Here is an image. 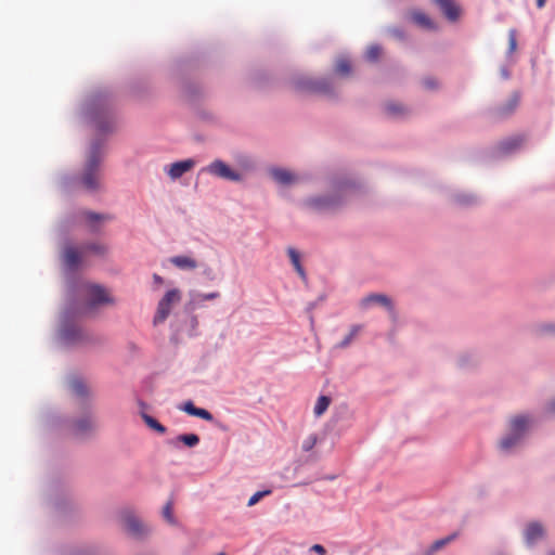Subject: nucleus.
I'll use <instances>...</instances> for the list:
<instances>
[{
  "label": "nucleus",
  "mask_w": 555,
  "mask_h": 555,
  "mask_svg": "<svg viewBox=\"0 0 555 555\" xmlns=\"http://www.w3.org/2000/svg\"><path fill=\"white\" fill-rule=\"evenodd\" d=\"M382 54V48L377 44H373L367 48L365 56L369 61L375 62L379 59Z\"/></svg>",
  "instance_id": "29"
},
{
  "label": "nucleus",
  "mask_w": 555,
  "mask_h": 555,
  "mask_svg": "<svg viewBox=\"0 0 555 555\" xmlns=\"http://www.w3.org/2000/svg\"><path fill=\"white\" fill-rule=\"evenodd\" d=\"M318 442V437L314 434L309 435L302 442V450L306 452L311 451Z\"/></svg>",
  "instance_id": "31"
},
{
  "label": "nucleus",
  "mask_w": 555,
  "mask_h": 555,
  "mask_svg": "<svg viewBox=\"0 0 555 555\" xmlns=\"http://www.w3.org/2000/svg\"><path fill=\"white\" fill-rule=\"evenodd\" d=\"M83 255L88 253H92L99 256L105 255L107 248L105 245L94 242V243H88L81 246Z\"/></svg>",
  "instance_id": "19"
},
{
  "label": "nucleus",
  "mask_w": 555,
  "mask_h": 555,
  "mask_svg": "<svg viewBox=\"0 0 555 555\" xmlns=\"http://www.w3.org/2000/svg\"><path fill=\"white\" fill-rule=\"evenodd\" d=\"M86 219L89 222L94 223V222H98V221L105 220L106 218L104 216H102V215L89 211V212H86Z\"/></svg>",
  "instance_id": "38"
},
{
  "label": "nucleus",
  "mask_w": 555,
  "mask_h": 555,
  "mask_svg": "<svg viewBox=\"0 0 555 555\" xmlns=\"http://www.w3.org/2000/svg\"><path fill=\"white\" fill-rule=\"evenodd\" d=\"M100 152L96 145L92 146L90 155L80 177L82 186L88 191H96L101 185Z\"/></svg>",
  "instance_id": "1"
},
{
  "label": "nucleus",
  "mask_w": 555,
  "mask_h": 555,
  "mask_svg": "<svg viewBox=\"0 0 555 555\" xmlns=\"http://www.w3.org/2000/svg\"><path fill=\"white\" fill-rule=\"evenodd\" d=\"M271 177L282 185H289L298 181L297 176L286 169L273 168L270 170Z\"/></svg>",
  "instance_id": "12"
},
{
  "label": "nucleus",
  "mask_w": 555,
  "mask_h": 555,
  "mask_svg": "<svg viewBox=\"0 0 555 555\" xmlns=\"http://www.w3.org/2000/svg\"><path fill=\"white\" fill-rule=\"evenodd\" d=\"M548 410H550L551 412H555V400H554L553 402H551V403H550V405H548Z\"/></svg>",
  "instance_id": "44"
},
{
  "label": "nucleus",
  "mask_w": 555,
  "mask_h": 555,
  "mask_svg": "<svg viewBox=\"0 0 555 555\" xmlns=\"http://www.w3.org/2000/svg\"><path fill=\"white\" fill-rule=\"evenodd\" d=\"M436 81L433 79V78H427L424 80V86L427 88V89H434L436 87Z\"/></svg>",
  "instance_id": "41"
},
{
  "label": "nucleus",
  "mask_w": 555,
  "mask_h": 555,
  "mask_svg": "<svg viewBox=\"0 0 555 555\" xmlns=\"http://www.w3.org/2000/svg\"><path fill=\"white\" fill-rule=\"evenodd\" d=\"M300 88H306L312 91L318 92H327L328 91V83L324 80L322 81H308L307 83L300 85Z\"/></svg>",
  "instance_id": "22"
},
{
  "label": "nucleus",
  "mask_w": 555,
  "mask_h": 555,
  "mask_svg": "<svg viewBox=\"0 0 555 555\" xmlns=\"http://www.w3.org/2000/svg\"><path fill=\"white\" fill-rule=\"evenodd\" d=\"M518 103H519V95L515 93L511 96L507 104L500 108V114L507 115V114L512 113L516 108Z\"/></svg>",
  "instance_id": "25"
},
{
  "label": "nucleus",
  "mask_w": 555,
  "mask_h": 555,
  "mask_svg": "<svg viewBox=\"0 0 555 555\" xmlns=\"http://www.w3.org/2000/svg\"><path fill=\"white\" fill-rule=\"evenodd\" d=\"M219 297L220 294L218 292H211L207 294L196 293L192 295L190 304L193 306V308H197L202 307L205 300H214Z\"/></svg>",
  "instance_id": "17"
},
{
  "label": "nucleus",
  "mask_w": 555,
  "mask_h": 555,
  "mask_svg": "<svg viewBox=\"0 0 555 555\" xmlns=\"http://www.w3.org/2000/svg\"><path fill=\"white\" fill-rule=\"evenodd\" d=\"M140 406H141V412H140V415L142 417V420L144 421V423L153 430L159 433V434H165L166 433V427L163 426L156 418H154L153 416L149 415L147 413L144 412V409L146 408V404L144 402H140Z\"/></svg>",
  "instance_id": "16"
},
{
  "label": "nucleus",
  "mask_w": 555,
  "mask_h": 555,
  "mask_svg": "<svg viewBox=\"0 0 555 555\" xmlns=\"http://www.w3.org/2000/svg\"><path fill=\"white\" fill-rule=\"evenodd\" d=\"M287 253H288L289 259H291L296 272L299 274V276L302 280H306L307 279L306 272L300 263V258H299L298 251L295 248L289 247L287 249Z\"/></svg>",
  "instance_id": "18"
},
{
  "label": "nucleus",
  "mask_w": 555,
  "mask_h": 555,
  "mask_svg": "<svg viewBox=\"0 0 555 555\" xmlns=\"http://www.w3.org/2000/svg\"><path fill=\"white\" fill-rule=\"evenodd\" d=\"M163 516L169 524H175L172 515V503L168 502L163 508Z\"/></svg>",
  "instance_id": "34"
},
{
  "label": "nucleus",
  "mask_w": 555,
  "mask_h": 555,
  "mask_svg": "<svg viewBox=\"0 0 555 555\" xmlns=\"http://www.w3.org/2000/svg\"><path fill=\"white\" fill-rule=\"evenodd\" d=\"M95 428L94 422L90 417L81 418L75 422L72 426L73 434L75 436H85Z\"/></svg>",
  "instance_id": "13"
},
{
  "label": "nucleus",
  "mask_w": 555,
  "mask_h": 555,
  "mask_svg": "<svg viewBox=\"0 0 555 555\" xmlns=\"http://www.w3.org/2000/svg\"><path fill=\"white\" fill-rule=\"evenodd\" d=\"M372 305H380L386 307L390 312H392V302L389 297L383 294H371L366 297H364L361 300V307L362 308H369Z\"/></svg>",
  "instance_id": "9"
},
{
  "label": "nucleus",
  "mask_w": 555,
  "mask_h": 555,
  "mask_svg": "<svg viewBox=\"0 0 555 555\" xmlns=\"http://www.w3.org/2000/svg\"><path fill=\"white\" fill-rule=\"evenodd\" d=\"M544 535V528L540 522L533 521L528 524L525 530V540L527 544L531 545Z\"/></svg>",
  "instance_id": "11"
},
{
  "label": "nucleus",
  "mask_w": 555,
  "mask_h": 555,
  "mask_svg": "<svg viewBox=\"0 0 555 555\" xmlns=\"http://www.w3.org/2000/svg\"><path fill=\"white\" fill-rule=\"evenodd\" d=\"M522 140L520 138H512L501 143V149L503 152H511L518 147L521 144Z\"/></svg>",
  "instance_id": "28"
},
{
  "label": "nucleus",
  "mask_w": 555,
  "mask_h": 555,
  "mask_svg": "<svg viewBox=\"0 0 555 555\" xmlns=\"http://www.w3.org/2000/svg\"><path fill=\"white\" fill-rule=\"evenodd\" d=\"M170 262L181 270H194L197 268V262L190 256H175L170 258Z\"/></svg>",
  "instance_id": "15"
},
{
  "label": "nucleus",
  "mask_w": 555,
  "mask_h": 555,
  "mask_svg": "<svg viewBox=\"0 0 555 555\" xmlns=\"http://www.w3.org/2000/svg\"><path fill=\"white\" fill-rule=\"evenodd\" d=\"M548 555H555V552L550 553Z\"/></svg>",
  "instance_id": "47"
},
{
  "label": "nucleus",
  "mask_w": 555,
  "mask_h": 555,
  "mask_svg": "<svg viewBox=\"0 0 555 555\" xmlns=\"http://www.w3.org/2000/svg\"><path fill=\"white\" fill-rule=\"evenodd\" d=\"M202 171L207 172L211 176L230 180V181H241L242 175L233 170L229 167L224 162L220 159H216L211 162L208 166L204 167Z\"/></svg>",
  "instance_id": "4"
},
{
  "label": "nucleus",
  "mask_w": 555,
  "mask_h": 555,
  "mask_svg": "<svg viewBox=\"0 0 555 555\" xmlns=\"http://www.w3.org/2000/svg\"><path fill=\"white\" fill-rule=\"evenodd\" d=\"M456 534H451L444 539H440V540H437L433 543L431 547H430V552H436L438 550H440L441 547H443L444 545H447L449 542H451L452 540H454Z\"/></svg>",
  "instance_id": "32"
},
{
  "label": "nucleus",
  "mask_w": 555,
  "mask_h": 555,
  "mask_svg": "<svg viewBox=\"0 0 555 555\" xmlns=\"http://www.w3.org/2000/svg\"><path fill=\"white\" fill-rule=\"evenodd\" d=\"M457 201L461 204H470L474 202V198H473V196H459Z\"/></svg>",
  "instance_id": "40"
},
{
  "label": "nucleus",
  "mask_w": 555,
  "mask_h": 555,
  "mask_svg": "<svg viewBox=\"0 0 555 555\" xmlns=\"http://www.w3.org/2000/svg\"><path fill=\"white\" fill-rule=\"evenodd\" d=\"M545 3H546V0H537V7L539 9L544 8Z\"/></svg>",
  "instance_id": "43"
},
{
  "label": "nucleus",
  "mask_w": 555,
  "mask_h": 555,
  "mask_svg": "<svg viewBox=\"0 0 555 555\" xmlns=\"http://www.w3.org/2000/svg\"><path fill=\"white\" fill-rule=\"evenodd\" d=\"M114 128V122L112 120L103 121L102 119L96 120V129L101 132L111 131Z\"/></svg>",
  "instance_id": "37"
},
{
  "label": "nucleus",
  "mask_w": 555,
  "mask_h": 555,
  "mask_svg": "<svg viewBox=\"0 0 555 555\" xmlns=\"http://www.w3.org/2000/svg\"><path fill=\"white\" fill-rule=\"evenodd\" d=\"M351 70V65L348 59L340 57L335 65V72L340 75H348Z\"/></svg>",
  "instance_id": "24"
},
{
  "label": "nucleus",
  "mask_w": 555,
  "mask_h": 555,
  "mask_svg": "<svg viewBox=\"0 0 555 555\" xmlns=\"http://www.w3.org/2000/svg\"><path fill=\"white\" fill-rule=\"evenodd\" d=\"M446 17L452 22L460 17L461 9L453 0H435Z\"/></svg>",
  "instance_id": "10"
},
{
  "label": "nucleus",
  "mask_w": 555,
  "mask_h": 555,
  "mask_svg": "<svg viewBox=\"0 0 555 555\" xmlns=\"http://www.w3.org/2000/svg\"><path fill=\"white\" fill-rule=\"evenodd\" d=\"M315 205H328V204H327V203H325V202H322V201H318V202L315 203Z\"/></svg>",
  "instance_id": "45"
},
{
  "label": "nucleus",
  "mask_w": 555,
  "mask_h": 555,
  "mask_svg": "<svg viewBox=\"0 0 555 555\" xmlns=\"http://www.w3.org/2000/svg\"><path fill=\"white\" fill-rule=\"evenodd\" d=\"M80 337V330L78 328H67L64 331V338L69 341H76Z\"/></svg>",
  "instance_id": "33"
},
{
  "label": "nucleus",
  "mask_w": 555,
  "mask_h": 555,
  "mask_svg": "<svg viewBox=\"0 0 555 555\" xmlns=\"http://www.w3.org/2000/svg\"><path fill=\"white\" fill-rule=\"evenodd\" d=\"M413 20L415 23H417L424 27H427V28L433 27V23H431L430 18L424 13H421V12L414 13Z\"/></svg>",
  "instance_id": "30"
},
{
  "label": "nucleus",
  "mask_w": 555,
  "mask_h": 555,
  "mask_svg": "<svg viewBox=\"0 0 555 555\" xmlns=\"http://www.w3.org/2000/svg\"><path fill=\"white\" fill-rule=\"evenodd\" d=\"M181 409L189 415L196 416L208 422L214 420V416L209 411L195 406L192 401L185 402Z\"/></svg>",
  "instance_id": "14"
},
{
  "label": "nucleus",
  "mask_w": 555,
  "mask_h": 555,
  "mask_svg": "<svg viewBox=\"0 0 555 555\" xmlns=\"http://www.w3.org/2000/svg\"><path fill=\"white\" fill-rule=\"evenodd\" d=\"M194 166L195 162L191 158L177 162L168 167L167 173L172 180H176L182 177L185 172L190 171Z\"/></svg>",
  "instance_id": "8"
},
{
  "label": "nucleus",
  "mask_w": 555,
  "mask_h": 555,
  "mask_svg": "<svg viewBox=\"0 0 555 555\" xmlns=\"http://www.w3.org/2000/svg\"><path fill=\"white\" fill-rule=\"evenodd\" d=\"M386 112L392 117H398L405 114L406 108L398 103H389L386 105Z\"/></svg>",
  "instance_id": "26"
},
{
  "label": "nucleus",
  "mask_w": 555,
  "mask_h": 555,
  "mask_svg": "<svg viewBox=\"0 0 555 555\" xmlns=\"http://www.w3.org/2000/svg\"><path fill=\"white\" fill-rule=\"evenodd\" d=\"M153 280H154V282L156 284H159V285L164 283V279L160 275L156 274V273L153 274Z\"/></svg>",
  "instance_id": "42"
},
{
  "label": "nucleus",
  "mask_w": 555,
  "mask_h": 555,
  "mask_svg": "<svg viewBox=\"0 0 555 555\" xmlns=\"http://www.w3.org/2000/svg\"><path fill=\"white\" fill-rule=\"evenodd\" d=\"M122 524L125 529L135 538H141L147 532L146 527L134 515L125 514Z\"/></svg>",
  "instance_id": "5"
},
{
  "label": "nucleus",
  "mask_w": 555,
  "mask_h": 555,
  "mask_svg": "<svg viewBox=\"0 0 555 555\" xmlns=\"http://www.w3.org/2000/svg\"><path fill=\"white\" fill-rule=\"evenodd\" d=\"M331 404V398L327 396H320L313 409V413L317 417H320L325 413Z\"/></svg>",
  "instance_id": "20"
},
{
  "label": "nucleus",
  "mask_w": 555,
  "mask_h": 555,
  "mask_svg": "<svg viewBox=\"0 0 555 555\" xmlns=\"http://www.w3.org/2000/svg\"><path fill=\"white\" fill-rule=\"evenodd\" d=\"M528 425L529 418L527 416L519 415L512 418L509 423L511 434L500 441V448L504 451H508L515 447L522 438Z\"/></svg>",
  "instance_id": "2"
},
{
  "label": "nucleus",
  "mask_w": 555,
  "mask_h": 555,
  "mask_svg": "<svg viewBox=\"0 0 555 555\" xmlns=\"http://www.w3.org/2000/svg\"><path fill=\"white\" fill-rule=\"evenodd\" d=\"M83 256L82 248L78 249L74 246H66L63 250V263L69 270H76Z\"/></svg>",
  "instance_id": "6"
},
{
  "label": "nucleus",
  "mask_w": 555,
  "mask_h": 555,
  "mask_svg": "<svg viewBox=\"0 0 555 555\" xmlns=\"http://www.w3.org/2000/svg\"><path fill=\"white\" fill-rule=\"evenodd\" d=\"M361 328H362L361 325H353L350 328L349 334L339 344V347H341V348L347 347L354 339V337L360 333Z\"/></svg>",
  "instance_id": "27"
},
{
  "label": "nucleus",
  "mask_w": 555,
  "mask_h": 555,
  "mask_svg": "<svg viewBox=\"0 0 555 555\" xmlns=\"http://www.w3.org/2000/svg\"><path fill=\"white\" fill-rule=\"evenodd\" d=\"M547 330H548L550 332H555V330H554V327H553V326H548V327H547Z\"/></svg>",
  "instance_id": "46"
},
{
  "label": "nucleus",
  "mask_w": 555,
  "mask_h": 555,
  "mask_svg": "<svg viewBox=\"0 0 555 555\" xmlns=\"http://www.w3.org/2000/svg\"><path fill=\"white\" fill-rule=\"evenodd\" d=\"M311 551L318 553L319 555H325V548L321 544H314L311 547Z\"/></svg>",
  "instance_id": "39"
},
{
  "label": "nucleus",
  "mask_w": 555,
  "mask_h": 555,
  "mask_svg": "<svg viewBox=\"0 0 555 555\" xmlns=\"http://www.w3.org/2000/svg\"><path fill=\"white\" fill-rule=\"evenodd\" d=\"M70 389L75 395H77L79 397H83L89 393L88 388L83 384V382H81L80 379H76V378L70 382Z\"/></svg>",
  "instance_id": "23"
},
{
  "label": "nucleus",
  "mask_w": 555,
  "mask_h": 555,
  "mask_svg": "<svg viewBox=\"0 0 555 555\" xmlns=\"http://www.w3.org/2000/svg\"><path fill=\"white\" fill-rule=\"evenodd\" d=\"M177 440L189 448H194L199 443V437L196 434H183L177 437Z\"/></svg>",
  "instance_id": "21"
},
{
  "label": "nucleus",
  "mask_w": 555,
  "mask_h": 555,
  "mask_svg": "<svg viewBox=\"0 0 555 555\" xmlns=\"http://www.w3.org/2000/svg\"><path fill=\"white\" fill-rule=\"evenodd\" d=\"M270 492H271L270 490H266V491H258V492L254 493V494L249 498V500H248V504H247V505H248V506H253V505H255V504H256V503H258V502H259V500H260V499H262L264 495L270 494Z\"/></svg>",
  "instance_id": "36"
},
{
  "label": "nucleus",
  "mask_w": 555,
  "mask_h": 555,
  "mask_svg": "<svg viewBox=\"0 0 555 555\" xmlns=\"http://www.w3.org/2000/svg\"><path fill=\"white\" fill-rule=\"evenodd\" d=\"M181 298L182 294L178 288H172L166 292L157 305L156 313L153 320L154 324L165 322V320L169 317L172 307L179 304Z\"/></svg>",
  "instance_id": "3"
},
{
  "label": "nucleus",
  "mask_w": 555,
  "mask_h": 555,
  "mask_svg": "<svg viewBox=\"0 0 555 555\" xmlns=\"http://www.w3.org/2000/svg\"><path fill=\"white\" fill-rule=\"evenodd\" d=\"M89 306L94 307L102 304L112 302V298L106 293L105 288L100 285L88 286Z\"/></svg>",
  "instance_id": "7"
},
{
  "label": "nucleus",
  "mask_w": 555,
  "mask_h": 555,
  "mask_svg": "<svg viewBox=\"0 0 555 555\" xmlns=\"http://www.w3.org/2000/svg\"><path fill=\"white\" fill-rule=\"evenodd\" d=\"M516 48H517L516 30L511 29L508 31V52L509 53L515 52Z\"/></svg>",
  "instance_id": "35"
}]
</instances>
